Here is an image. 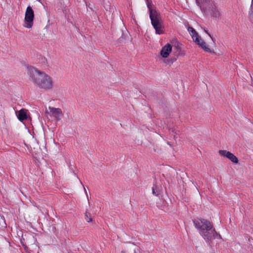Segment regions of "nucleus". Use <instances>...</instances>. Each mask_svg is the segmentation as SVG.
Segmentation results:
<instances>
[{"instance_id": "nucleus-1", "label": "nucleus", "mask_w": 253, "mask_h": 253, "mask_svg": "<svg viewBox=\"0 0 253 253\" xmlns=\"http://www.w3.org/2000/svg\"><path fill=\"white\" fill-rule=\"evenodd\" d=\"M26 72L29 80L39 90L47 91L54 88L53 79L46 72L33 66H28Z\"/></svg>"}, {"instance_id": "nucleus-2", "label": "nucleus", "mask_w": 253, "mask_h": 253, "mask_svg": "<svg viewBox=\"0 0 253 253\" xmlns=\"http://www.w3.org/2000/svg\"><path fill=\"white\" fill-rule=\"evenodd\" d=\"M193 222L195 227L205 240L211 241L214 239L217 235L210 221L203 218H198Z\"/></svg>"}, {"instance_id": "nucleus-3", "label": "nucleus", "mask_w": 253, "mask_h": 253, "mask_svg": "<svg viewBox=\"0 0 253 253\" xmlns=\"http://www.w3.org/2000/svg\"><path fill=\"white\" fill-rule=\"evenodd\" d=\"M147 6L149 10L151 23L156 31V33L158 35L164 34V25L161 14L155 8L151 7L149 4H148Z\"/></svg>"}, {"instance_id": "nucleus-4", "label": "nucleus", "mask_w": 253, "mask_h": 253, "mask_svg": "<svg viewBox=\"0 0 253 253\" xmlns=\"http://www.w3.org/2000/svg\"><path fill=\"white\" fill-rule=\"evenodd\" d=\"M187 30L191 36L194 42L197 44L199 47L202 48L205 52L210 53H214V49L202 39L201 37L199 36L198 33L194 28L191 27H188L187 28Z\"/></svg>"}, {"instance_id": "nucleus-5", "label": "nucleus", "mask_w": 253, "mask_h": 253, "mask_svg": "<svg viewBox=\"0 0 253 253\" xmlns=\"http://www.w3.org/2000/svg\"><path fill=\"white\" fill-rule=\"evenodd\" d=\"M35 13L31 6H28L25 10L23 22L24 28L28 29H32L34 24Z\"/></svg>"}, {"instance_id": "nucleus-6", "label": "nucleus", "mask_w": 253, "mask_h": 253, "mask_svg": "<svg viewBox=\"0 0 253 253\" xmlns=\"http://www.w3.org/2000/svg\"><path fill=\"white\" fill-rule=\"evenodd\" d=\"M172 49V45L168 43L163 46L160 50V56L161 60L165 66L170 65L173 62V60L172 59H167L171 54Z\"/></svg>"}, {"instance_id": "nucleus-7", "label": "nucleus", "mask_w": 253, "mask_h": 253, "mask_svg": "<svg viewBox=\"0 0 253 253\" xmlns=\"http://www.w3.org/2000/svg\"><path fill=\"white\" fill-rule=\"evenodd\" d=\"M219 155L222 157L227 158L234 164H237L239 162L237 157L233 153L225 150H220L218 151Z\"/></svg>"}, {"instance_id": "nucleus-8", "label": "nucleus", "mask_w": 253, "mask_h": 253, "mask_svg": "<svg viewBox=\"0 0 253 253\" xmlns=\"http://www.w3.org/2000/svg\"><path fill=\"white\" fill-rule=\"evenodd\" d=\"M48 111L50 115L54 117L56 121H60L63 117V114L60 108L49 107Z\"/></svg>"}, {"instance_id": "nucleus-9", "label": "nucleus", "mask_w": 253, "mask_h": 253, "mask_svg": "<svg viewBox=\"0 0 253 253\" xmlns=\"http://www.w3.org/2000/svg\"><path fill=\"white\" fill-rule=\"evenodd\" d=\"M17 117L20 121L26 120L28 117V110L25 109H22L16 113Z\"/></svg>"}, {"instance_id": "nucleus-10", "label": "nucleus", "mask_w": 253, "mask_h": 253, "mask_svg": "<svg viewBox=\"0 0 253 253\" xmlns=\"http://www.w3.org/2000/svg\"><path fill=\"white\" fill-rule=\"evenodd\" d=\"M42 60L43 64H38V66L42 69H45L46 66V60L43 58L42 59Z\"/></svg>"}, {"instance_id": "nucleus-11", "label": "nucleus", "mask_w": 253, "mask_h": 253, "mask_svg": "<svg viewBox=\"0 0 253 253\" xmlns=\"http://www.w3.org/2000/svg\"><path fill=\"white\" fill-rule=\"evenodd\" d=\"M85 219L87 222H91L92 221V219L90 216L89 213L86 212L85 214Z\"/></svg>"}, {"instance_id": "nucleus-12", "label": "nucleus", "mask_w": 253, "mask_h": 253, "mask_svg": "<svg viewBox=\"0 0 253 253\" xmlns=\"http://www.w3.org/2000/svg\"><path fill=\"white\" fill-rule=\"evenodd\" d=\"M212 15L214 17H218L219 15V12L217 10L215 9V11L213 12Z\"/></svg>"}, {"instance_id": "nucleus-13", "label": "nucleus", "mask_w": 253, "mask_h": 253, "mask_svg": "<svg viewBox=\"0 0 253 253\" xmlns=\"http://www.w3.org/2000/svg\"><path fill=\"white\" fill-rule=\"evenodd\" d=\"M207 33V34L209 35V36H210V37L211 38V40L214 42V40H213V38L212 37V36H211V35L208 33L207 32H206Z\"/></svg>"}, {"instance_id": "nucleus-14", "label": "nucleus", "mask_w": 253, "mask_h": 253, "mask_svg": "<svg viewBox=\"0 0 253 253\" xmlns=\"http://www.w3.org/2000/svg\"><path fill=\"white\" fill-rule=\"evenodd\" d=\"M198 4H199V5L200 6V7H201V9H204V7H202V5H200V4H199V3Z\"/></svg>"}, {"instance_id": "nucleus-15", "label": "nucleus", "mask_w": 253, "mask_h": 253, "mask_svg": "<svg viewBox=\"0 0 253 253\" xmlns=\"http://www.w3.org/2000/svg\"><path fill=\"white\" fill-rule=\"evenodd\" d=\"M153 194H155V191H154V189H153Z\"/></svg>"}]
</instances>
